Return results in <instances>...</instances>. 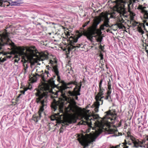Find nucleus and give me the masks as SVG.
I'll return each instance as SVG.
<instances>
[{"instance_id": "1", "label": "nucleus", "mask_w": 148, "mask_h": 148, "mask_svg": "<svg viewBox=\"0 0 148 148\" xmlns=\"http://www.w3.org/2000/svg\"><path fill=\"white\" fill-rule=\"evenodd\" d=\"M50 75L48 71H45L43 73H42L40 77L42 79L44 82L40 86V89L37 90L35 94V95L38 92H41L42 95H45L46 98L47 99L48 93V92H51L55 95H58V93H60V95L67 102L69 103L68 107L70 110H72L73 112H75V110L73 109L72 106L73 105L76 104V102L74 99L71 97H67L66 95L64 90L69 87H67V85L73 83V82H69L66 83L64 81H61L62 84L60 86H57L55 84L54 81L53 79H46V77H49Z\"/></svg>"}, {"instance_id": "2", "label": "nucleus", "mask_w": 148, "mask_h": 148, "mask_svg": "<svg viewBox=\"0 0 148 148\" xmlns=\"http://www.w3.org/2000/svg\"><path fill=\"white\" fill-rule=\"evenodd\" d=\"M35 55L38 59L42 60L47 58V54L43 52H39L36 49L34 46L26 49L24 47H19L16 52V54L15 57L16 59L15 60V62H18L20 60V58H22L21 61H24V59H27L31 62L33 59V57Z\"/></svg>"}, {"instance_id": "3", "label": "nucleus", "mask_w": 148, "mask_h": 148, "mask_svg": "<svg viewBox=\"0 0 148 148\" xmlns=\"http://www.w3.org/2000/svg\"><path fill=\"white\" fill-rule=\"evenodd\" d=\"M126 139L125 140V142L119 145L116 146L115 148H129L128 145L131 146V143L130 140L133 144L134 146L135 147H144L145 148H148V138L142 140L140 141L137 140L132 136L131 135L130 133H127V135L126 136Z\"/></svg>"}, {"instance_id": "4", "label": "nucleus", "mask_w": 148, "mask_h": 148, "mask_svg": "<svg viewBox=\"0 0 148 148\" xmlns=\"http://www.w3.org/2000/svg\"><path fill=\"white\" fill-rule=\"evenodd\" d=\"M84 28L83 27L80 28V31L81 32H78L77 37H70L69 38V43L70 45L68 47V51L69 52L73 49L76 48H79L82 45V44H75L74 43L77 42L78 39L82 35L86 36L87 38L91 40L92 38L93 34L96 33V32H90V31L87 32L86 30L84 29Z\"/></svg>"}, {"instance_id": "5", "label": "nucleus", "mask_w": 148, "mask_h": 148, "mask_svg": "<svg viewBox=\"0 0 148 148\" xmlns=\"http://www.w3.org/2000/svg\"><path fill=\"white\" fill-rule=\"evenodd\" d=\"M42 94L41 92H38L36 94V102L37 103L41 104L38 112L39 116L35 115L33 116L32 120L36 122L40 119L41 116V113L43 112L44 110V108L47 105V99L46 98V96L45 95H42Z\"/></svg>"}, {"instance_id": "6", "label": "nucleus", "mask_w": 148, "mask_h": 148, "mask_svg": "<svg viewBox=\"0 0 148 148\" xmlns=\"http://www.w3.org/2000/svg\"><path fill=\"white\" fill-rule=\"evenodd\" d=\"M100 133V132L95 131L93 133H90L89 134H86V136L82 135L79 136L78 140L81 144L83 146V148H85L89 145L95 141V139Z\"/></svg>"}, {"instance_id": "7", "label": "nucleus", "mask_w": 148, "mask_h": 148, "mask_svg": "<svg viewBox=\"0 0 148 148\" xmlns=\"http://www.w3.org/2000/svg\"><path fill=\"white\" fill-rule=\"evenodd\" d=\"M130 0H116L113 1L114 5L113 9L120 14V15H126L127 8L129 7L130 5L128 2Z\"/></svg>"}, {"instance_id": "8", "label": "nucleus", "mask_w": 148, "mask_h": 148, "mask_svg": "<svg viewBox=\"0 0 148 148\" xmlns=\"http://www.w3.org/2000/svg\"><path fill=\"white\" fill-rule=\"evenodd\" d=\"M103 80V79H101L99 83V92L96 95L95 97L96 102L92 105V107L94 108L95 111L96 112L98 111L100 105L103 103V100L102 99L104 98L103 95L105 90L102 87Z\"/></svg>"}, {"instance_id": "9", "label": "nucleus", "mask_w": 148, "mask_h": 148, "mask_svg": "<svg viewBox=\"0 0 148 148\" xmlns=\"http://www.w3.org/2000/svg\"><path fill=\"white\" fill-rule=\"evenodd\" d=\"M9 33L7 32L6 30L2 34H0L1 42L0 43V50L2 49L1 47L6 45H9L13 48L14 47V44L12 42L9 38ZM2 53L0 52V54Z\"/></svg>"}, {"instance_id": "10", "label": "nucleus", "mask_w": 148, "mask_h": 148, "mask_svg": "<svg viewBox=\"0 0 148 148\" xmlns=\"http://www.w3.org/2000/svg\"><path fill=\"white\" fill-rule=\"evenodd\" d=\"M116 114L115 111H110L106 112V114L104 117V121L107 124H113L115 121H116Z\"/></svg>"}, {"instance_id": "11", "label": "nucleus", "mask_w": 148, "mask_h": 148, "mask_svg": "<svg viewBox=\"0 0 148 148\" xmlns=\"http://www.w3.org/2000/svg\"><path fill=\"white\" fill-rule=\"evenodd\" d=\"M73 82V83L69 85H67V87H69L67 86H70L72 84H73L76 85L75 87L74 88L73 90V91H69L67 92V94L68 96H75V99L76 100H78V97L77 96V95H80V94L79 92L80 91V89L81 88V86H82L81 84H80V85L78 86L77 84V83L76 82ZM69 87V88H71L72 86L70 87ZM67 89V88H66Z\"/></svg>"}, {"instance_id": "12", "label": "nucleus", "mask_w": 148, "mask_h": 148, "mask_svg": "<svg viewBox=\"0 0 148 148\" xmlns=\"http://www.w3.org/2000/svg\"><path fill=\"white\" fill-rule=\"evenodd\" d=\"M57 61L56 60L50 61V63L51 67L48 68V70H51L57 76L58 81H59L60 80V76L59 75V71L58 65L57 64Z\"/></svg>"}, {"instance_id": "13", "label": "nucleus", "mask_w": 148, "mask_h": 148, "mask_svg": "<svg viewBox=\"0 0 148 148\" xmlns=\"http://www.w3.org/2000/svg\"><path fill=\"white\" fill-rule=\"evenodd\" d=\"M33 58L32 59V60L31 62L30 61V60H27V59H24V62L23 63V66H24V68L23 69V72L24 74H25L27 73V69L28 68V61H29L30 62L31 65L32 66L34 65L35 63H37L38 62V61H43L44 60H45L46 59H44L42 60L40 59H38V58L36 56H35V55L33 57Z\"/></svg>"}, {"instance_id": "14", "label": "nucleus", "mask_w": 148, "mask_h": 148, "mask_svg": "<svg viewBox=\"0 0 148 148\" xmlns=\"http://www.w3.org/2000/svg\"><path fill=\"white\" fill-rule=\"evenodd\" d=\"M146 8L143 7L142 5H139L137 8V9L141 10L140 12L144 14V17L145 19H147V20L143 21V23L142 25L143 27L145 30V25L148 26V11L145 10V9Z\"/></svg>"}, {"instance_id": "15", "label": "nucleus", "mask_w": 148, "mask_h": 148, "mask_svg": "<svg viewBox=\"0 0 148 148\" xmlns=\"http://www.w3.org/2000/svg\"><path fill=\"white\" fill-rule=\"evenodd\" d=\"M64 105L62 101H56L55 100H54L51 104V107L54 111L57 110L59 111H62Z\"/></svg>"}, {"instance_id": "16", "label": "nucleus", "mask_w": 148, "mask_h": 148, "mask_svg": "<svg viewBox=\"0 0 148 148\" xmlns=\"http://www.w3.org/2000/svg\"><path fill=\"white\" fill-rule=\"evenodd\" d=\"M21 3V1H8L7 0H0V6L5 7L9 5H18Z\"/></svg>"}, {"instance_id": "17", "label": "nucleus", "mask_w": 148, "mask_h": 148, "mask_svg": "<svg viewBox=\"0 0 148 148\" xmlns=\"http://www.w3.org/2000/svg\"><path fill=\"white\" fill-rule=\"evenodd\" d=\"M100 20L98 18H95L93 20V22L92 25V27L91 29L90 30V32H96L95 33L93 34L95 35L96 34L98 33L99 30V29H97V25L100 22Z\"/></svg>"}, {"instance_id": "18", "label": "nucleus", "mask_w": 148, "mask_h": 148, "mask_svg": "<svg viewBox=\"0 0 148 148\" xmlns=\"http://www.w3.org/2000/svg\"><path fill=\"white\" fill-rule=\"evenodd\" d=\"M35 69L36 70V72L35 73V75L33 74L32 75V76H31V77H30L32 81L33 82H35L37 80V76L40 77V76L42 73V72H43L42 70L39 71L40 69L39 68L36 67L35 68Z\"/></svg>"}, {"instance_id": "19", "label": "nucleus", "mask_w": 148, "mask_h": 148, "mask_svg": "<svg viewBox=\"0 0 148 148\" xmlns=\"http://www.w3.org/2000/svg\"><path fill=\"white\" fill-rule=\"evenodd\" d=\"M111 86V84L110 83V80H109V82H108V87L107 92V95L104 98L105 99L108 100L109 101H111V100L110 99V94L112 92Z\"/></svg>"}, {"instance_id": "20", "label": "nucleus", "mask_w": 148, "mask_h": 148, "mask_svg": "<svg viewBox=\"0 0 148 148\" xmlns=\"http://www.w3.org/2000/svg\"><path fill=\"white\" fill-rule=\"evenodd\" d=\"M109 19L108 18H105L104 21V24L101 25L100 27L101 30H103L104 29V27H110L111 26L109 25Z\"/></svg>"}, {"instance_id": "21", "label": "nucleus", "mask_w": 148, "mask_h": 148, "mask_svg": "<svg viewBox=\"0 0 148 148\" xmlns=\"http://www.w3.org/2000/svg\"><path fill=\"white\" fill-rule=\"evenodd\" d=\"M101 32H98V33L95 35H93L92 38L93 37L96 38V40L98 42H101L102 40V37L100 36Z\"/></svg>"}, {"instance_id": "22", "label": "nucleus", "mask_w": 148, "mask_h": 148, "mask_svg": "<svg viewBox=\"0 0 148 148\" xmlns=\"http://www.w3.org/2000/svg\"><path fill=\"white\" fill-rule=\"evenodd\" d=\"M73 122L72 118H70L67 120L65 124L66 125H68L69 124L72 123Z\"/></svg>"}, {"instance_id": "23", "label": "nucleus", "mask_w": 148, "mask_h": 148, "mask_svg": "<svg viewBox=\"0 0 148 148\" xmlns=\"http://www.w3.org/2000/svg\"><path fill=\"white\" fill-rule=\"evenodd\" d=\"M138 32L141 33V34H143L144 33V32L143 30L141 28V26H138Z\"/></svg>"}, {"instance_id": "24", "label": "nucleus", "mask_w": 148, "mask_h": 148, "mask_svg": "<svg viewBox=\"0 0 148 148\" xmlns=\"http://www.w3.org/2000/svg\"><path fill=\"white\" fill-rule=\"evenodd\" d=\"M116 25H117V27L120 29H122L123 28H125V27L122 24L118 23H117Z\"/></svg>"}, {"instance_id": "25", "label": "nucleus", "mask_w": 148, "mask_h": 148, "mask_svg": "<svg viewBox=\"0 0 148 148\" xmlns=\"http://www.w3.org/2000/svg\"><path fill=\"white\" fill-rule=\"evenodd\" d=\"M21 94H20L18 96V98L21 97V96L22 95V94H24L25 93V91L23 90L21 91Z\"/></svg>"}, {"instance_id": "26", "label": "nucleus", "mask_w": 148, "mask_h": 148, "mask_svg": "<svg viewBox=\"0 0 148 148\" xmlns=\"http://www.w3.org/2000/svg\"><path fill=\"white\" fill-rule=\"evenodd\" d=\"M109 133L110 134H113L114 132V130L113 129H109Z\"/></svg>"}, {"instance_id": "27", "label": "nucleus", "mask_w": 148, "mask_h": 148, "mask_svg": "<svg viewBox=\"0 0 148 148\" xmlns=\"http://www.w3.org/2000/svg\"><path fill=\"white\" fill-rule=\"evenodd\" d=\"M7 58H6V56H5L4 58H3L2 60H1H1L0 61L1 62H4L6 60H7Z\"/></svg>"}, {"instance_id": "28", "label": "nucleus", "mask_w": 148, "mask_h": 148, "mask_svg": "<svg viewBox=\"0 0 148 148\" xmlns=\"http://www.w3.org/2000/svg\"><path fill=\"white\" fill-rule=\"evenodd\" d=\"M90 21H88L86 22L85 24L82 25V27H84L89 23Z\"/></svg>"}, {"instance_id": "29", "label": "nucleus", "mask_w": 148, "mask_h": 148, "mask_svg": "<svg viewBox=\"0 0 148 148\" xmlns=\"http://www.w3.org/2000/svg\"><path fill=\"white\" fill-rule=\"evenodd\" d=\"M130 14L131 15V19H133L134 17H133L135 15V14L133 12H131Z\"/></svg>"}, {"instance_id": "30", "label": "nucleus", "mask_w": 148, "mask_h": 148, "mask_svg": "<svg viewBox=\"0 0 148 148\" xmlns=\"http://www.w3.org/2000/svg\"><path fill=\"white\" fill-rule=\"evenodd\" d=\"M100 56L101 57V60H102L103 58V55L102 54H100Z\"/></svg>"}, {"instance_id": "31", "label": "nucleus", "mask_w": 148, "mask_h": 148, "mask_svg": "<svg viewBox=\"0 0 148 148\" xmlns=\"http://www.w3.org/2000/svg\"><path fill=\"white\" fill-rule=\"evenodd\" d=\"M85 119L87 121H88L89 120H90V119H89V118L87 117H85Z\"/></svg>"}, {"instance_id": "32", "label": "nucleus", "mask_w": 148, "mask_h": 148, "mask_svg": "<svg viewBox=\"0 0 148 148\" xmlns=\"http://www.w3.org/2000/svg\"><path fill=\"white\" fill-rule=\"evenodd\" d=\"M5 56L6 57V58H7H7H10L11 57V56L10 55H9V56L6 55Z\"/></svg>"}, {"instance_id": "33", "label": "nucleus", "mask_w": 148, "mask_h": 148, "mask_svg": "<svg viewBox=\"0 0 148 148\" xmlns=\"http://www.w3.org/2000/svg\"><path fill=\"white\" fill-rule=\"evenodd\" d=\"M60 116H59V117H60V118H61V119L62 118H61L62 116V118H63V114H61ZM58 117H59V116H58Z\"/></svg>"}, {"instance_id": "34", "label": "nucleus", "mask_w": 148, "mask_h": 148, "mask_svg": "<svg viewBox=\"0 0 148 148\" xmlns=\"http://www.w3.org/2000/svg\"><path fill=\"white\" fill-rule=\"evenodd\" d=\"M103 47L101 45L100 46V48L102 50L103 49Z\"/></svg>"}, {"instance_id": "35", "label": "nucleus", "mask_w": 148, "mask_h": 148, "mask_svg": "<svg viewBox=\"0 0 148 148\" xmlns=\"http://www.w3.org/2000/svg\"><path fill=\"white\" fill-rule=\"evenodd\" d=\"M147 46H146L145 47V49H146V52L147 53H148V50H146V49H147Z\"/></svg>"}, {"instance_id": "36", "label": "nucleus", "mask_w": 148, "mask_h": 148, "mask_svg": "<svg viewBox=\"0 0 148 148\" xmlns=\"http://www.w3.org/2000/svg\"><path fill=\"white\" fill-rule=\"evenodd\" d=\"M51 120L52 121H54L55 120V118L54 119H53L52 117L51 118Z\"/></svg>"}, {"instance_id": "37", "label": "nucleus", "mask_w": 148, "mask_h": 148, "mask_svg": "<svg viewBox=\"0 0 148 148\" xmlns=\"http://www.w3.org/2000/svg\"><path fill=\"white\" fill-rule=\"evenodd\" d=\"M56 115L57 116H60V115L59 114V113H58V114H56Z\"/></svg>"}, {"instance_id": "38", "label": "nucleus", "mask_w": 148, "mask_h": 148, "mask_svg": "<svg viewBox=\"0 0 148 148\" xmlns=\"http://www.w3.org/2000/svg\"><path fill=\"white\" fill-rule=\"evenodd\" d=\"M110 30L109 29H108L107 30V32H110Z\"/></svg>"}, {"instance_id": "39", "label": "nucleus", "mask_w": 148, "mask_h": 148, "mask_svg": "<svg viewBox=\"0 0 148 148\" xmlns=\"http://www.w3.org/2000/svg\"><path fill=\"white\" fill-rule=\"evenodd\" d=\"M89 130H90V129H88L87 131V132H89Z\"/></svg>"}, {"instance_id": "40", "label": "nucleus", "mask_w": 148, "mask_h": 148, "mask_svg": "<svg viewBox=\"0 0 148 148\" xmlns=\"http://www.w3.org/2000/svg\"><path fill=\"white\" fill-rule=\"evenodd\" d=\"M147 46L148 47V45H147Z\"/></svg>"}, {"instance_id": "41", "label": "nucleus", "mask_w": 148, "mask_h": 148, "mask_svg": "<svg viewBox=\"0 0 148 148\" xmlns=\"http://www.w3.org/2000/svg\"><path fill=\"white\" fill-rule=\"evenodd\" d=\"M85 122V123H87V122H86H86Z\"/></svg>"}, {"instance_id": "42", "label": "nucleus", "mask_w": 148, "mask_h": 148, "mask_svg": "<svg viewBox=\"0 0 148 148\" xmlns=\"http://www.w3.org/2000/svg\"><path fill=\"white\" fill-rule=\"evenodd\" d=\"M1 60V58H0V61Z\"/></svg>"}, {"instance_id": "43", "label": "nucleus", "mask_w": 148, "mask_h": 148, "mask_svg": "<svg viewBox=\"0 0 148 148\" xmlns=\"http://www.w3.org/2000/svg\"><path fill=\"white\" fill-rule=\"evenodd\" d=\"M142 1H143V0H142Z\"/></svg>"}]
</instances>
